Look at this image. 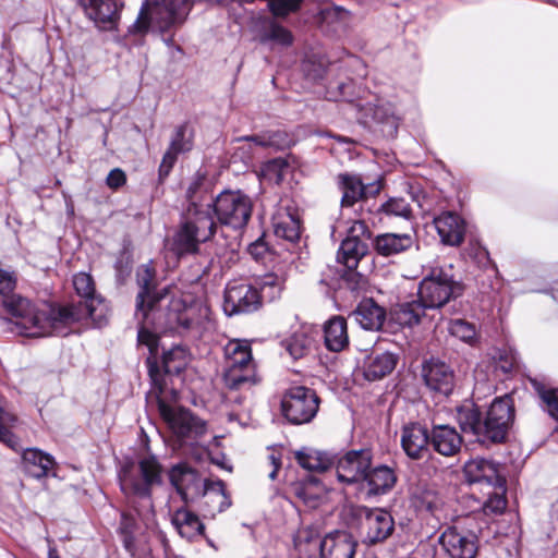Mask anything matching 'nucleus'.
<instances>
[{
	"label": "nucleus",
	"mask_w": 558,
	"mask_h": 558,
	"mask_svg": "<svg viewBox=\"0 0 558 558\" xmlns=\"http://www.w3.org/2000/svg\"><path fill=\"white\" fill-rule=\"evenodd\" d=\"M155 272L148 265L137 271L141 291L136 298L137 315H142L138 342L155 355L159 332L201 337L213 327L210 308L201 301H191L170 288L154 290Z\"/></svg>",
	"instance_id": "1"
},
{
	"label": "nucleus",
	"mask_w": 558,
	"mask_h": 558,
	"mask_svg": "<svg viewBox=\"0 0 558 558\" xmlns=\"http://www.w3.org/2000/svg\"><path fill=\"white\" fill-rule=\"evenodd\" d=\"M2 305L15 318L21 333L26 337L61 333L63 326L77 322L81 316L73 307H54L47 303L34 304L21 295L3 298Z\"/></svg>",
	"instance_id": "2"
},
{
	"label": "nucleus",
	"mask_w": 558,
	"mask_h": 558,
	"mask_svg": "<svg viewBox=\"0 0 558 558\" xmlns=\"http://www.w3.org/2000/svg\"><path fill=\"white\" fill-rule=\"evenodd\" d=\"M162 468L158 460L150 456L142 458L137 464L124 465L120 473L121 489L128 498L136 497V504L130 501L132 508L146 525L154 520V504L151 488L161 484Z\"/></svg>",
	"instance_id": "3"
},
{
	"label": "nucleus",
	"mask_w": 558,
	"mask_h": 558,
	"mask_svg": "<svg viewBox=\"0 0 558 558\" xmlns=\"http://www.w3.org/2000/svg\"><path fill=\"white\" fill-rule=\"evenodd\" d=\"M147 359L148 372L153 384L151 393L156 396L158 410L173 434L182 439L197 438L206 433V423L189 410L168 404L165 397L163 377L158 366Z\"/></svg>",
	"instance_id": "4"
},
{
	"label": "nucleus",
	"mask_w": 558,
	"mask_h": 558,
	"mask_svg": "<svg viewBox=\"0 0 558 558\" xmlns=\"http://www.w3.org/2000/svg\"><path fill=\"white\" fill-rule=\"evenodd\" d=\"M226 359L225 383L230 389L251 387L260 381L247 340L232 339L223 348Z\"/></svg>",
	"instance_id": "5"
},
{
	"label": "nucleus",
	"mask_w": 558,
	"mask_h": 558,
	"mask_svg": "<svg viewBox=\"0 0 558 558\" xmlns=\"http://www.w3.org/2000/svg\"><path fill=\"white\" fill-rule=\"evenodd\" d=\"M462 287L444 269L433 267L418 284V301L425 308H440L459 296Z\"/></svg>",
	"instance_id": "6"
},
{
	"label": "nucleus",
	"mask_w": 558,
	"mask_h": 558,
	"mask_svg": "<svg viewBox=\"0 0 558 558\" xmlns=\"http://www.w3.org/2000/svg\"><path fill=\"white\" fill-rule=\"evenodd\" d=\"M319 402L313 389L304 386L291 387L282 397L281 412L291 424H306L317 414Z\"/></svg>",
	"instance_id": "7"
},
{
	"label": "nucleus",
	"mask_w": 558,
	"mask_h": 558,
	"mask_svg": "<svg viewBox=\"0 0 558 558\" xmlns=\"http://www.w3.org/2000/svg\"><path fill=\"white\" fill-rule=\"evenodd\" d=\"M211 207L220 223L240 229L248 222L253 204L251 198L240 191H225L216 197Z\"/></svg>",
	"instance_id": "8"
},
{
	"label": "nucleus",
	"mask_w": 558,
	"mask_h": 558,
	"mask_svg": "<svg viewBox=\"0 0 558 558\" xmlns=\"http://www.w3.org/2000/svg\"><path fill=\"white\" fill-rule=\"evenodd\" d=\"M514 420V408L509 396L495 399L482 421V442H501Z\"/></svg>",
	"instance_id": "9"
},
{
	"label": "nucleus",
	"mask_w": 558,
	"mask_h": 558,
	"mask_svg": "<svg viewBox=\"0 0 558 558\" xmlns=\"http://www.w3.org/2000/svg\"><path fill=\"white\" fill-rule=\"evenodd\" d=\"M369 238L371 232L366 223L362 220L354 221L340 245L337 255L338 262L350 270L355 269L361 258L367 253Z\"/></svg>",
	"instance_id": "10"
},
{
	"label": "nucleus",
	"mask_w": 558,
	"mask_h": 558,
	"mask_svg": "<svg viewBox=\"0 0 558 558\" xmlns=\"http://www.w3.org/2000/svg\"><path fill=\"white\" fill-rule=\"evenodd\" d=\"M361 534L363 542L374 545L385 542L395 531V521L392 515L380 508L361 509Z\"/></svg>",
	"instance_id": "11"
},
{
	"label": "nucleus",
	"mask_w": 558,
	"mask_h": 558,
	"mask_svg": "<svg viewBox=\"0 0 558 558\" xmlns=\"http://www.w3.org/2000/svg\"><path fill=\"white\" fill-rule=\"evenodd\" d=\"M73 287L82 299L83 302L80 306L70 305L81 316L77 320L83 317H90L95 322H101L107 311L104 301L95 295V284L92 276L86 272H78L73 277Z\"/></svg>",
	"instance_id": "12"
},
{
	"label": "nucleus",
	"mask_w": 558,
	"mask_h": 558,
	"mask_svg": "<svg viewBox=\"0 0 558 558\" xmlns=\"http://www.w3.org/2000/svg\"><path fill=\"white\" fill-rule=\"evenodd\" d=\"M260 305L258 291L246 282H231L225 292L223 310L228 315L250 313Z\"/></svg>",
	"instance_id": "13"
},
{
	"label": "nucleus",
	"mask_w": 558,
	"mask_h": 558,
	"mask_svg": "<svg viewBox=\"0 0 558 558\" xmlns=\"http://www.w3.org/2000/svg\"><path fill=\"white\" fill-rule=\"evenodd\" d=\"M439 544L450 558H475L478 550L476 535L458 526L447 527L439 537Z\"/></svg>",
	"instance_id": "14"
},
{
	"label": "nucleus",
	"mask_w": 558,
	"mask_h": 558,
	"mask_svg": "<svg viewBox=\"0 0 558 558\" xmlns=\"http://www.w3.org/2000/svg\"><path fill=\"white\" fill-rule=\"evenodd\" d=\"M372 463L368 450H352L339 459L336 474L340 482L353 484L364 481Z\"/></svg>",
	"instance_id": "15"
},
{
	"label": "nucleus",
	"mask_w": 558,
	"mask_h": 558,
	"mask_svg": "<svg viewBox=\"0 0 558 558\" xmlns=\"http://www.w3.org/2000/svg\"><path fill=\"white\" fill-rule=\"evenodd\" d=\"M465 480L470 484H478L486 487H501L506 484L500 474L499 464L484 458L469 460L463 468Z\"/></svg>",
	"instance_id": "16"
},
{
	"label": "nucleus",
	"mask_w": 558,
	"mask_h": 558,
	"mask_svg": "<svg viewBox=\"0 0 558 558\" xmlns=\"http://www.w3.org/2000/svg\"><path fill=\"white\" fill-rule=\"evenodd\" d=\"M422 377L426 386L436 392L448 396L454 386L453 371L445 362L430 359L422 365Z\"/></svg>",
	"instance_id": "17"
},
{
	"label": "nucleus",
	"mask_w": 558,
	"mask_h": 558,
	"mask_svg": "<svg viewBox=\"0 0 558 558\" xmlns=\"http://www.w3.org/2000/svg\"><path fill=\"white\" fill-rule=\"evenodd\" d=\"M429 434L420 424H410L403 427L401 446L405 454L413 460H422L429 453Z\"/></svg>",
	"instance_id": "18"
},
{
	"label": "nucleus",
	"mask_w": 558,
	"mask_h": 558,
	"mask_svg": "<svg viewBox=\"0 0 558 558\" xmlns=\"http://www.w3.org/2000/svg\"><path fill=\"white\" fill-rule=\"evenodd\" d=\"M356 542L347 532L327 534L320 542V558H354Z\"/></svg>",
	"instance_id": "19"
},
{
	"label": "nucleus",
	"mask_w": 558,
	"mask_h": 558,
	"mask_svg": "<svg viewBox=\"0 0 558 558\" xmlns=\"http://www.w3.org/2000/svg\"><path fill=\"white\" fill-rule=\"evenodd\" d=\"M201 493L204 497L203 510L211 518H215L231 506L230 496L226 492L225 483L220 480L204 481Z\"/></svg>",
	"instance_id": "20"
},
{
	"label": "nucleus",
	"mask_w": 558,
	"mask_h": 558,
	"mask_svg": "<svg viewBox=\"0 0 558 558\" xmlns=\"http://www.w3.org/2000/svg\"><path fill=\"white\" fill-rule=\"evenodd\" d=\"M169 476L171 484L185 501L190 495L201 494L203 490L204 482H202L196 471L186 464L173 466Z\"/></svg>",
	"instance_id": "21"
},
{
	"label": "nucleus",
	"mask_w": 558,
	"mask_h": 558,
	"mask_svg": "<svg viewBox=\"0 0 558 558\" xmlns=\"http://www.w3.org/2000/svg\"><path fill=\"white\" fill-rule=\"evenodd\" d=\"M429 440L434 450L444 457L457 454L462 445V437L449 425H435L429 434Z\"/></svg>",
	"instance_id": "22"
},
{
	"label": "nucleus",
	"mask_w": 558,
	"mask_h": 558,
	"mask_svg": "<svg viewBox=\"0 0 558 558\" xmlns=\"http://www.w3.org/2000/svg\"><path fill=\"white\" fill-rule=\"evenodd\" d=\"M210 208L211 204H208L206 208H198L193 203L192 207L187 209V220L185 223L192 229L196 241L206 242L216 231V223L209 213Z\"/></svg>",
	"instance_id": "23"
},
{
	"label": "nucleus",
	"mask_w": 558,
	"mask_h": 558,
	"mask_svg": "<svg viewBox=\"0 0 558 558\" xmlns=\"http://www.w3.org/2000/svg\"><path fill=\"white\" fill-rule=\"evenodd\" d=\"M86 14L100 25H112L119 19L122 8L120 0H82Z\"/></svg>",
	"instance_id": "24"
},
{
	"label": "nucleus",
	"mask_w": 558,
	"mask_h": 558,
	"mask_svg": "<svg viewBox=\"0 0 558 558\" xmlns=\"http://www.w3.org/2000/svg\"><path fill=\"white\" fill-rule=\"evenodd\" d=\"M339 184L342 190L341 205L351 207L367 194H376L379 192V185L366 186L357 175L340 174Z\"/></svg>",
	"instance_id": "25"
},
{
	"label": "nucleus",
	"mask_w": 558,
	"mask_h": 558,
	"mask_svg": "<svg viewBox=\"0 0 558 558\" xmlns=\"http://www.w3.org/2000/svg\"><path fill=\"white\" fill-rule=\"evenodd\" d=\"M436 230L441 241L449 245H458L464 235V222L453 213H444L434 219Z\"/></svg>",
	"instance_id": "26"
},
{
	"label": "nucleus",
	"mask_w": 558,
	"mask_h": 558,
	"mask_svg": "<svg viewBox=\"0 0 558 558\" xmlns=\"http://www.w3.org/2000/svg\"><path fill=\"white\" fill-rule=\"evenodd\" d=\"M23 463L25 472L34 478L54 475L53 469L56 461L52 456L35 448L26 449L23 453Z\"/></svg>",
	"instance_id": "27"
},
{
	"label": "nucleus",
	"mask_w": 558,
	"mask_h": 558,
	"mask_svg": "<svg viewBox=\"0 0 558 558\" xmlns=\"http://www.w3.org/2000/svg\"><path fill=\"white\" fill-rule=\"evenodd\" d=\"M353 316L362 328L379 330L386 319V312L372 299H365L357 305Z\"/></svg>",
	"instance_id": "28"
},
{
	"label": "nucleus",
	"mask_w": 558,
	"mask_h": 558,
	"mask_svg": "<svg viewBox=\"0 0 558 558\" xmlns=\"http://www.w3.org/2000/svg\"><path fill=\"white\" fill-rule=\"evenodd\" d=\"M325 345L329 351L340 352L349 344L347 322L341 316H333L324 327Z\"/></svg>",
	"instance_id": "29"
},
{
	"label": "nucleus",
	"mask_w": 558,
	"mask_h": 558,
	"mask_svg": "<svg viewBox=\"0 0 558 558\" xmlns=\"http://www.w3.org/2000/svg\"><path fill=\"white\" fill-rule=\"evenodd\" d=\"M171 523L178 533L187 539H194L203 535L205 531L199 518L186 508L175 510L171 517Z\"/></svg>",
	"instance_id": "30"
},
{
	"label": "nucleus",
	"mask_w": 558,
	"mask_h": 558,
	"mask_svg": "<svg viewBox=\"0 0 558 558\" xmlns=\"http://www.w3.org/2000/svg\"><path fill=\"white\" fill-rule=\"evenodd\" d=\"M364 481L367 483L369 494L380 495L392 489L397 482V475L393 469L387 465H378L368 469Z\"/></svg>",
	"instance_id": "31"
},
{
	"label": "nucleus",
	"mask_w": 558,
	"mask_h": 558,
	"mask_svg": "<svg viewBox=\"0 0 558 558\" xmlns=\"http://www.w3.org/2000/svg\"><path fill=\"white\" fill-rule=\"evenodd\" d=\"M413 243L409 233H385L376 238L375 248L379 255L391 256L409 250Z\"/></svg>",
	"instance_id": "32"
},
{
	"label": "nucleus",
	"mask_w": 558,
	"mask_h": 558,
	"mask_svg": "<svg viewBox=\"0 0 558 558\" xmlns=\"http://www.w3.org/2000/svg\"><path fill=\"white\" fill-rule=\"evenodd\" d=\"M274 232L278 238L295 242L301 234V225L296 216L287 209H280L272 217Z\"/></svg>",
	"instance_id": "33"
},
{
	"label": "nucleus",
	"mask_w": 558,
	"mask_h": 558,
	"mask_svg": "<svg viewBox=\"0 0 558 558\" xmlns=\"http://www.w3.org/2000/svg\"><path fill=\"white\" fill-rule=\"evenodd\" d=\"M293 494L305 506L316 508L325 495V486L314 476L293 485Z\"/></svg>",
	"instance_id": "34"
},
{
	"label": "nucleus",
	"mask_w": 558,
	"mask_h": 558,
	"mask_svg": "<svg viewBox=\"0 0 558 558\" xmlns=\"http://www.w3.org/2000/svg\"><path fill=\"white\" fill-rule=\"evenodd\" d=\"M397 365V356L383 352L371 356L364 366V374L368 380H377L391 373Z\"/></svg>",
	"instance_id": "35"
},
{
	"label": "nucleus",
	"mask_w": 558,
	"mask_h": 558,
	"mask_svg": "<svg viewBox=\"0 0 558 558\" xmlns=\"http://www.w3.org/2000/svg\"><path fill=\"white\" fill-rule=\"evenodd\" d=\"M457 422L462 432L476 436L477 440L482 442V418L474 404L468 403L459 407L457 411Z\"/></svg>",
	"instance_id": "36"
},
{
	"label": "nucleus",
	"mask_w": 558,
	"mask_h": 558,
	"mask_svg": "<svg viewBox=\"0 0 558 558\" xmlns=\"http://www.w3.org/2000/svg\"><path fill=\"white\" fill-rule=\"evenodd\" d=\"M298 463L305 470L323 472L332 463L330 457L313 448H303L295 452Z\"/></svg>",
	"instance_id": "37"
},
{
	"label": "nucleus",
	"mask_w": 558,
	"mask_h": 558,
	"mask_svg": "<svg viewBox=\"0 0 558 558\" xmlns=\"http://www.w3.org/2000/svg\"><path fill=\"white\" fill-rule=\"evenodd\" d=\"M238 142L242 143L239 149H252L254 147L279 148L284 144V134L279 131H265L259 134L241 137Z\"/></svg>",
	"instance_id": "38"
},
{
	"label": "nucleus",
	"mask_w": 558,
	"mask_h": 558,
	"mask_svg": "<svg viewBox=\"0 0 558 558\" xmlns=\"http://www.w3.org/2000/svg\"><path fill=\"white\" fill-rule=\"evenodd\" d=\"M201 241H196V236L192 229L184 223L173 235L169 244L170 250L178 256L183 254L195 253L198 250Z\"/></svg>",
	"instance_id": "39"
},
{
	"label": "nucleus",
	"mask_w": 558,
	"mask_h": 558,
	"mask_svg": "<svg viewBox=\"0 0 558 558\" xmlns=\"http://www.w3.org/2000/svg\"><path fill=\"white\" fill-rule=\"evenodd\" d=\"M282 345L293 360L307 355L313 347V339L304 330H298L287 338Z\"/></svg>",
	"instance_id": "40"
},
{
	"label": "nucleus",
	"mask_w": 558,
	"mask_h": 558,
	"mask_svg": "<svg viewBox=\"0 0 558 558\" xmlns=\"http://www.w3.org/2000/svg\"><path fill=\"white\" fill-rule=\"evenodd\" d=\"M425 306L417 300L401 304L396 311L395 316L398 324L412 327L421 322Z\"/></svg>",
	"instance_id": "41"
},
{
	"label": "nucleus",
	"mask_w": 558,
	"mask_h": 558,
	"mask_svg": "<svg viewBox=\"0 0 558 558\" xmlns=\"http://www.w3.org/2000/svg\"><path fill=\"white\" fill-rule=\"evenodd\" d=\"M187 354L185 349L174 347L163 353L162 367L166 374H179L187 365Z\"/></svg>",
	"instance_id": "42"
},
{
	"label": "nucleus",
	"mask_w": 558,
	"mask_h": 558,
	"mask_svg": "<svg viewBox=\"0 0 558 558\" xmlns=\"http://www.w3.org/2000/svg\"><path fill=\"white\" fill-rule=\"evenodd\" d=\"M190 149L191 145L189 143H186L185 145H179V140L172 138L170 146L165 153L161 163L159 166V178L162 180L166 177H168L177 161V156L180 153L187 151Z\"/></svg>",
	"instance_id": "43"
},
{
	"label": "nucleus",
	"mask_w": 558,
	"mask_h": 558,
	"mask_svg": "<svg viewBox=\"0 0 558 558\" xmlns=\"http://www.w3.org/2000/svg\"><path fill=\"white\" fill-rule=\"evenodd\" d=\"M492 490L487 492L488 499L483 505V512L486 515L500 514L504 512L507 506L505 497L506 488L505 484L501 487H489Z\"/></svg>",
	"instance_id": "44"
},
{
	"label": "nucleus",
	"mask_w": 558,
	"mask_h": 558,
	"mask_svg": "<svg viewBox=\"0 0 558 558\" xmlns=\"http://www.w3.org/2000/svg\"><path fill=\"white\" fill-rule=\"evenodd\" d=\"M449 332L469 344H473L477 339L475 326L463 319L451 320L449 324Z\"/></svg>",
	"instance_id": "45"
},
{
	"label": "nucleus",
	"mask_w": 558,
	"mask_h": 558,
	"mask_svg": "<svg viewBox=\"0 0 558 558\" xmlns=\"http://www.w3.org/2000/svg\"><path fill=\"white\" fill-rule=\"evenodd\" d=\"M16 416L12 414L5 404V401L0 397V440L11 445L12 434L10 428L16 423Z\"/></svg>",
	"instance_id": "46"
},
{
	"label": "nucleus",
	"mask_w": 558,
	"mask_h": 558,
	"mask_svg": "<svg viewBox=\"0 0 558 558\" xmlns=\"http://www.w3.org/2000/svg\"><path fill=\"white\" fill-rule=\"evenodd\" d=\"M380 210L389 216L409 218L411 216L410 204L401 197H391L380 206Z\"/></svg>",
	"instance_id": "47"
},
{
	"label": "nucleus",
	"mask_w": 558,
	"mask_h": 558,
	"mask_svg": "<svg viewBox=\"0 0 558 558\" xmlns=\"http://www.w3.org/2000/svg\"><path fill=\"white\" fill-rule=\"evenodd\" d=\"M538 393L549 415L558 422V388H542L538 390Z\"/></svg>",
	"instance_id": "48"
},
{
	"label": "nucleus",
	"mask_w": 558,
	"mask_h": 558,
	"mask_svg": "<svg viewBox=\"0 0 558 558\" xmlns=\"http://www.w3.org/2000/svg\"><path fill=\"white\" fill-rule=\"evenodd\" d=\"M302 0H269L271 12L277 16H284L299 9Z\"/></svg>",
	"instance_id": "49"
},
{
	"label": "nucleus",
	"mask_w": 558,
	"mask_h": 558,
	"mask_svg": "<svg viewBox=\"0 0 558 558\" xmlns=\"http://www.w3.org/2000/svg\"><path fill=\"white\" fill-rule=\"evenodd\" d=\"M16 284V277L13 272L0 269V294L10 296Z\"/></svg>",
	"instance_id": "50"
},
{
	"label": "nucleus",
	"mask_w": 558,
	"mask_h": 558,
	"mask_svg": "<svg viewBox=\"0 0 558 558\" xmlns=\"http://www.w3.org/2000/svg\"><path fill=\"white\" fill-rule=\"evenodd\" d=\"M282 281L280 278L274 274L266 275L259 282V287L263 293L266 292L267 289L271 290L270 296L274 298L281 290Z\"/></svg>",
	"instance_id": "51"
},
{
	"label": "nucleus",
	"mask_w": 558,
	"mask_h": 558,
	"mask_svg": "<svg viewBox=\"0 0 558 558\" xmlns=\"http://www.w3.org/2000/svg\"><path fill=\"white\" fill-rule=\"evenodd\" d=\"M106 182L110 189L117 190L125 184L126 175L124 171H122L119 168H116L109 172Z\"/></svg>",
	"instance_id": "52"
},
{
	"label": "nucleus",
	"mask_w": 558,
	"mask_h": 558,
	"mask_svg": "<svg viewBox=\"0 0 558 558\" xmlns=\"http://www.w3.org/2000/svg\"><path fill=\"white\" fill-rule=\"evenodd\" d=\"M270 38L277 40L282 45H290L292 43L291 33L280 25H272L270 28Z\"/></svg>",
	"instance_id": "53"
},
{
	"label": "nucleus",
	"mask_w": 558,
	"mask_h": 558,
	"mask_svg": "<svg viewBox=\"0 0 558 558\" xmlns=\"http://www.w3.org/2000/svg\"><path fill=\"white\" fill-rule=\"evenodd\" d=\"M136 530V522L132 514L123 512L121 515L120 531L121 533H134Z\"/></svg>",
	"instance_id": "54"
},
{
	"label": "nucleus",
	"mask_w": 558,
	"mask_h": 558,
	"mask_svg": "<svg viewBox=\"0 0 558 558\" xmlns=\"http://www.w3.org/2000/svg\"><path fill=\"white\" fill-rule=\"evenodd\" d=\"M205 181V175L201 172L195 173V175L192 179V182L186 191V195L189 198H193L196 192L199 190V187L203 185Z\"/></svg>",
	"instance_id": "55"
},
{
	"label": "nucleus",
	"mask_w": 558,
	"mask_h": 558,
	"mask_svg": "<svg viewBox=\"0 0 558 558\" xmlns=\"http://www.w3.org/2000/svg\"><path fill=\"white\" fill-rule=\"evenodd\" d=\"M269 461H270V463L272 465V470H271V472L269 473L268 476H269L270 480L274 481L277 477L278 470L281 466V462H280V459L277 458L275 454H270L269 456Z\"/></svg>",
	"instance_id": "56"
},
{
	"label": "nucleus",
	"mask_w": 558,
	"mask_h": 558,
	"mask_svg": "<svg viewBox=\"0 0 558 558\" xmlns=\"http://www.w3.org/2000/svg\"><path fill=\"white\" fill-rule=\"evenodd\" d=\"M185 125L179 126L173 138L179 140V145H185L186 143H189L192 146L191 142L189 140H185Z\"/></svg>",
	"instance_id": "57"
},
{
	"label": "nucleus",
	"mask_w": 558,
	"mask_h": 558,
	"mask_svg": "<svg viewBox=\"0 0 558 558\" xmlns=\"http://www.w3.org/2000/svg\"><path fill=\"white\" fill-rule=\"evenodd\" d=\"M122 535L125 548L132 551L134 547V533H122Z\"/></svg>",
	"instance_id": "58"
},
{
	"label": "nucleus",
	"mask_w": 558,
	"mask_h": 558,
	"mask_svg": "<svg viewBox=\"0 0 558 558\" xmlns=\"http://www.w3.org/2000/svg\"><path fill=\"white\" fill-rule=\"evenodd\" d=\"M373 119L379 123H383L385 122V117H384V112L380 108L376 107L374 109V114H373Z\"/></svg>",
	"instance_id": "59"
},
{
	"label": "nucleus",
	"mask_w": 558,
	"mask_h": 558,
	"mask_svg": "<svg viewBox=\"0 0 558 558\" xmlns=\"http://www.w3.org/2000/svg\"><path fill=\"white\" fill-rule=\"evenodd\" d=\"M424 502L426 504V507L428 509L433 507V505L435 502V496H434L433 492H427Z\"/></svg>",
	"instance_id": "60"
},
{
	"label": "nucleus",
	"mask_w": 558,
	"mask_h": 558,
	"mask_svg": "<svg viewBox=\"0 0 558 558\" xmlns=\"http://www.w3.org/2000/svg\"><path fill=\"white\" fill-rule=\"evenodd\" d=\"M48 558H60L58 550L54 547H49Z\"/></svg>",
	"instance_id": "61"
},
{
	"label": "nucleus",
	"mask_w": 558,
	"mask_h": 558,
	"mask_svg": "<svg viewBox=\"0 0 558 558\" xmlns=\"http://www.w3.org/2000/svg\"><path fill=\"white\" fill-rule=\"evenodd\" d=\"M386 120H387V122H390V123H391V126H392L393 129H396V123H395V119H393V118H392L391 120H390L389 118H387Z\"/></svg>",
	"instance_id": "62"
},
{
	"label": "nucleus",
	"mask_w": 558,
	"mask_h": 558,
	"mask_svg": "<svg viewBox=\"0 0 558 558\" xmlns=\"http://www.w3.org/2000/svg\"><path fill=\"white\" fill-rule=\"evenodd\" d=\"M556 432H558V429H556Z\"/></svg>",
	"instance_id": "63"
}]
</instances>
